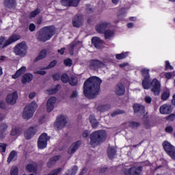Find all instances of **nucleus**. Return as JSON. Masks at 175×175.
<instances>
[{
    "label": "nucleus",
    "instance_id": "f257e3e1",
    "mask_svg": "<svg viewBox=\"0 0 175 175\" xmlns=\"http://www.w3.org/2000/svg\"><path fill=\"white\" fill-rule=\"evenodd\" d=\"M102 84V79L97 77H91L83 84V94L86 98L94 99L99 95V89Z\"/></svg>",
    "mask_w": 175,
    "mask_h": 175
},
{
    "label": "nucleus",
    "instance_id": "f03ea898",
    "mask_svg": "<svg viewBox=\"0 0 175 175\" xmlns=\"http://www.w3.org/2000/svg\"><path fill=\"white\" fill-rule=\"evenodd\" d=\"M55 35V27L53 25L42 27L37 33V39L40 42H47Z\"/></svg>",
    "mask_w": 175,
    "mask_h": 175
},
{
    "label": "nucleus",
    "instance_id": "7ed1b4c3",
    "mask_svg": "<svg viewBox=\"0 0 175 175\" xmlns=\"http://www.w3.org/2000/svg\"><path fill=\"white\" fill-rule=\"evenodd\" d=\"M106 131H97L90 135V144L92 147H96L106 140Z\"/></svg>",
    "mask_w": 175,
    "mask_h": 175
},
{
    "label": "nucleus",
    "instance_id": "20e7f679",
    "mask_svg": "<svg viewBox=\"0 0 175 175\" xmlns=\"http://www.w3.org/2000/svg\"><path fill=\"white\" fill-rule=\"evenodd\" d=\"M37 109L38 104H36V102H32L26 106L23 111V118H24V120H30V118L33 117V113Z\"/></svg>",
    "mask_w": 175,
    "mask_h": 175
},
{
    "label": "nucleus",
    "instance_id": "39448f33",
    "mask_svg": "<svg viewBox=\"0 0 175 175\" xmlns=\"http://www.w3.org/2000/svg\"><path fill=\"white\" fill-rule=\"evenodd\" d=\"M18 39H20V36L16 34L12 35L8 40H6L4 37H0V50L8 47V46L14 43V42H17Z\"/></svg>",
    "mask_w": 175,
    "mask_h": 175
},
{
    "label": "nucleus",
    "instance_id": "423d86ee",
    "mask_svg": "<svg viewBox=\"0 0 175 175\" xmlns=\"http://www.w3.org/2000/svg\"><path fill=\"white\" fill-rule=\"evenodd\" d=\"M27 44L25 43L22 42L18 44L15 46L14 53L16 55H20V57H25L27 55Z\"/></svg>",
    "mask_w": 175,
    "mask_h": 175
},
{
    "label": "nucleus",
    "instance_id": "0eeeda50",
    "mask_svg": "<svg viewBox=\"0 0 175 175\" xmlns=\"http://www.w3.org/2000/svg\"><path fill=\"white\" fill-rule=\"evenodd\" d=\"M50 140V137L46 133H42L38 138V147L40 150H43L47 147V142Z\"/></svg>",
    "mask_w": 175,
    "mask_h": 175
},
{
    "label": "nucleus",
    "instance_id": "6e6552de",
    "mask_svg": "<svg viewBox=\"0 0 175 175\" xmlns=\"http://www.w3.org/2000/svg\"><path fill=\"white\" fill-rule=\"evenodd\" d=\"M163 148L167 154L172 158L175 159V147L173 146L168 142H164L163 144Z\"/></svg>",
    "mask_w": 175,
    "mask_h": 175
},
{
    "label": "nucleus",
    "instance_id": "1a4fd4ad",
    "mask_svg": "<svg viewBox=\"0 0 175 175\" xmlns=\"http://www.w3.org/2000/svg\"><path fill=\"white\" fill-rule=\"evenodd\" d=\"M143 171V167H132L131 168H125L124 170V174L126 175H142V172Z\"/></svg>",
    "mask_w": 175,
    "mask_h": 175
},
{
    "label": "nucleus",
    "instance_id": "9d476101",
    "mask_svg": "<svg viewBox=\"0 0 175 175\" xmlns=\"http://www.w3.org/2000/svg\"><path fill=\"white\" fill-rule=\"evenodd\" d=\"M110 23L107 21L100 22L96 26V31L98 33H104L107 28H110Z\"/></svg>",
    "mask_w": 175,
    "mask_h": 175
},
{
    "label": "nucleus",
    "instance_id": "9b49d317",
    "mask_svg": "<svg viewBox=\"0 0 175 175\" xmlns=\"http://www.w3.org/2000/svg\"><path fill=\"white\" fill-rule=\"evenodd\" d=\"M65 125H66V117L64 115H61L57 118L56 122L54 124V126L57 128V129H62Z\"/></svg>",
    "mask_w": 175,
    "mask_h": 175
},
{
    "label": "nucleus",
    "instance_id": "f8f14e48",
    "mask_svg": "<svg viewBox=\"0 0 175 175\" xmlns=\"http://www.w3.org/2000/svg\"><path fill=\"white\" fill-rule=\"evenodd\" d=\"M152 92L154 94V95H159L161 93V83L157 80V79H154L151 83Z\"/></svg>",
    "mask_w": 175,
    "mask_h": 175
},
{
    "label": "nucleus",
    "instance_id": "ddd939ff",
    "mask_svg": "<svg viewBox=\"0 0 175 175\" xmlns=\"http://www.w3.org/2000/svg\"><path fill=\"white\" fill-rule=\"evenodd\" d=\"M55 103H57V98L51 97L48 99V101L46 103V111L48 113H51V111L54 110Z\"/></svg>",
    "mask_w": 175,
    "mask_h": 175
},
{
    "label": "nucleus",
    "instance_id": "4468645a",
    "mask_svg": "<svg viewBox=\"0 0 175 175\" xmlns=\"http://www.w3.org/2000/svg\"><path fill=\"white\" fill-rule=\"evenodd\" d=\"M18 98V95L16 92L9 94L6 98V103H8V105H14L17 101Z\"/></svg>",
    "mask_w": 175,
    "mask_h": 175
},
{
    "label": "nucleus",
    "instance_id": "2eb2a0df",
    "mask_svg": "<svg viewBox=\"0 0 175 175\" xmlns=\"http://www.w3.org/2000/svg\"><path fill=\"white\" fill-rule=\"evenodd\" d=\"M72 25L76 28H80L83 25V16L76 15L72 19Z\"/></svg>",
    "mask_w": 175,
    "mask_h": 175
},
{
    "label": "nucleus",
    "instance_id": "dca6fc26",
    "mask_svg": "<svg viewBox=\"0 0 175 175\" xmlns=\"http://www.w3.org/2000/svg\"><path fill=\"white\" fill-rule=\"evenodd\" d=\"M114 92L118 96H122L125 94V86L122 83H118L115 87Z\"/></svg>",
    "mask_w": 175,
    "mask_h": 175
},
{
    "label": "nucleus",
    "instance_id": "f3484780",
    "mask_svg": "<svg viewBox=\"0 0 175 175\" xmlns=\"http://www.w3.org/2000/svg\"><path fill=\"white\" fill-rule=\"evenodd\" d=\"M38 132V130L35 127H29L27 130L25 132V137L27 140L31 139L33 136Z\"/></svg>",
    "mask_w": 175,
    "mask_h": 175
},
{
    "label": "nucleus",
    "instance_id": "a211bd4d",
    "mask_svg": "<svg viewBox=\"0 0 175 175\" xmlns=\"http://www.w3.org/2000/svg\"><path fill=\"white\" fill-rule=\"evenodd\" d=\"M103 66H105V64L99 60H93L90 63V69H92L93 70H97V69L103 68Z\"/></svg>",
    "mask_w": 175,
    "mask_h": 175
},
{
    "label": "nucleus",
    "instance_id": "6ab92c4d",
    "mask_svg": "<svg viewBox=\"0 0 175 175\" xmlns=\"http://www.w3.org/2000/svg\"><path fill=\"white\" fill-rule=\"evenodd\" d=\"M172 106L167 104H164L159 108L161 114H170V113H172Z\"/></svg>",
    "mask_w": 175,
    "mask_h": 175
},
{
    "label": "nucleus",
    "instance_id": "aec40b11",
    "mask_svg": "<svg viewBox=\"0 0 175 175\" xmlns=\"http://www.w3.org/2000/svg\"><path fill=\"white\" fill-rule=\"evenodd\" d=\"M16 5V0H4L3 1V5L5 9H13Z\"/></svg>",
    "mask_w": 175,
    "mask_h": 175
},
{
    "label": "nucleus",
    "instance_id": "412c9836",
    "mask_svg": "<svg viewBox=\"0 0 175 175\" xmlns=\"http://www.w3.org/2000/svg\"><path fill=\"white\" fill-rule=\"evenodd\" d=\"M81 144V142L80 141H78L72 144L70 147V148L68 149V154H75V152H76L79 147H80Z\"/></svg>",
    "mask_w": 175,
    "mask_h": 175
},
{
    "label": "nucleus",
    "instance_id": "4be33fe9",
    "mask_svg": "<svg viewBox=\"0 0 175 175\" xmlns=\"http://www.w3.org/2000/svg\"><path fill=\"white\" fill-rule=\"evenodd\" d=\"M33 79V75L31 73H26L22 77V83L27 84V83H31Z\"/></svg>",
    "mask_w": 175,
    "mask_h": 175
},
{
    "label": "nucleus",
    "instance_id": "5701e85b",
    "mask_svg": "<svg viewBox=\"0 0 175 175\" xmlns=\"http://www.w3.org/2000/svg\"><path fill=\"white\" fill-rule=\"evenodd\" d=\"M60 158H61L60 155L55 156L51 158L47 163L48 167H53V166H54V165L57 163V161H59Z\"/></svg>",
    "mask_w": 175,
    "mask_h": 175
},
{
    "label": "nucleus",
    "instance_id": "b1692460",
    "mask_svg": "<svg viewBox=\"0 0 175 175\" xmlns=\"http://www.w3.org/2000/svg\"><path fill=\"white\" fill-rule=\"evenodd\" d=\"M25 72H27V67L23 66L16 72L15 75H12V79H18V77H20Z\"/></svg>",
    "mask_w": 175,
    "mask_h": 175
},
{
    "label": "nucleus",
    "instance_id": "393cba45",
    "mask_svg": "<svg viewBox=\"0 0 175 175\" xmlns=\"http://www.w3.org/2000/svg\"><path fill=\"white\" fill-rule=\"evenodd\" d=\"M135 113L144 114V106L139 104H135L133 106Z\"/></svg>",
    "mask_w": 175,
    "mask_h": 175
},
{
    "label": "nucleus",
    "instance_id": "a878e982",
    "mask_svg": "<svg viewBox=\"0 0 175 175\" xmlns=\"http://www.w3.org/2000/svg\"><path fill=\"white\" fill-rule=\"evenodd\" d=\"M23 133V129L18 126H14L11 131V136H20Z\"/></svg>",
    "mask_w": 175,
    "mask_h": 175
},
{
    "label": "nucleus",
    "instance_id": "bb28decb",
    "mask_svg": "<svg viewBox=\"0 0 175 175\" xmlns=\"http://www.w3.org/2000/svg\"><path fill=\"white\" fill-rule=\"evenodd\" d=\"M92 42L96 49H100L103 44V41L98 37H94L92 39Z\"/></svg>",
    "mask_w": 175,
    "mask_h": 175
},
{
    "label": "nucleus",
    "instance_id": "cd10ccee",
    "mask_svg": "<svg viewBox=\"0 0 175 175\" xmlns=\"http://www.w3.org/2000/svg\"><path fill=\"white\" fill-rule=\"evenodd\" d=\"M117 152V150H116V148L113 146H109L107 149V154L109 158L110 159H113L114 158V156L116 155V153Z\"/></svg>",
    "mask_w": 175,
    "mask_h": 175
},
{
    "label": "nucleus",
    "instance_id": "c85d7f7f",
    "mask_svg": "<svg viewBox=\"0 0 175 175\" xmlns=\"http://www.w3.org/2000/svg\"><path fill=\"white\" fill-rule=\"evenodd\" d=\"M46 55H47V51H46V49H43L38 56L34 59V62H38V61H40V59L46 58Z\"/></svg>",
    "mask_w": 175,
    "mask_h": 175
},
{
    "label": "nucleus",
    "instance_id": "c756f323",
    "mask_svg": "<svg viewBox=\"0 0 175 175\" xmlns=\"http://www.w3.org/2000/svg\"><path fill=\"white\" fill-rule=\"evenodd\" d=\"M90 120V122L92 124V128H94V129H96L98 127V120H96V118H95V116L92 115L90 116L89 118Z\"/></svg>",
    "mask_w": 175,
    "mask_h": 175
},
{
    "label": "nucleus",
    "instance_id": "7c9ffc66",
    "mask_svg": "<svg viewBox=\"0 0 175 175\" xmlns=\"http://www.w3.org/2000/svg\"><path fill=\"white\" fill-rule=\"evenodd\" d=\"M16 159H17V152L12 150L8 158L7 162L8 163H10L12 161H16Z\"/></svg>",
    "mask_w": 175,
    "mask_h": 175
},
{
    "label": "nucleus",
    "instance_id": "2f4dec72",
    "mask_svg": "<svg viewBox=\"0 0 175 175\" xmlns=\"http://www.w3.org/2000/svg\"><path fill=\"white\" fill-rule=\"evenodd\" d=\"M61 88V85H57L55 88L53 89H49L46 90V94H48L49 95H53V94H57L58 92V90Z\"/></svg>",
    "mask_w": 175,
    "mask_h": 175
},
{
    "label": "nucleus",
    "instance_id": "473e14b6",
    "mask_svg": "<svg viewBox=\"0 0 175 175\" xmlns=\"http://www.w3.org/2000/svg\"><path fill=\"white\" fill-rule=\"evenodd\" d=\"M109 109H110V105L106 104L103 105H99L97 108V110H98V111H100L101 113H104V111H107Z\"/></svg>",
    "mask_w": 175,
    "mask_h": 175
},
{
    "label": "nucleus",
    "instance_id": "72a5a7b5",
    "mask_svg": "<svg viewBox=\"0 0 175 175\" xmlns=\"http://www.w3.org/2000/svg\"><path fill=\"white\" fill-rule=\"evenodd\" d=\"M142 87L144 90L150 89V79L144 78L142 81Z\"/></svg>",
    "mask_w": 175,
    "mask_h": 175
},
{
    "label": "nucleus",
    "instance_id": "f704fd0d",
    "mask_svg": "<svg viewBox=\"0 0 175 175\" xmlns=\"http://www.w3.org/2000/svg\"><path fill=\"white\" fill-rule=\"evenodd\" d=\"M56 65H57V60H53L46 67L41 68L40 70H46L47 69H51V68H54V66H55Z\"/></svg>",
    "mask_w": 175,
    "mask_h": 175
},
{
    "label": "nucleus",
    "instance_id": "c9c22d12",
    "mask_svg": "<svg viewBox=\"0 0 175 175\" xmlns=\"http://www.w3.org/2000/svg\"><path fill=\"white\" fill-rule=\"evenodd\" d=\"M129 54V53L128 52L116 54V59L119 60L124 59V58H126V57H128Z\"/></svg>",
    "mask_w": 175,
    "mask_h": 175
},
{
    "label": "nucleus",
    "instance_id": "e433bc0d",
    "mask_svg": "<svg viewBox=\"0 0 175 175\" xmlns=\"http://www.w3.org/2000/svg\"><path fill=\"white\" fill-rule=\"evenodd\" d=\"M105 39H110L114 36V31L113 30H107L105 33Z\"/></svg>",
    "mask_w": 175,
    "mask_h": 175
},
{
    "label": "nucleus",
    "instance_id": "4c0bfd02",
    "mask_svg": "<svg viewBox=\"0 0 175 175\" xmlns=\"http://www.w3.org/2000/svg\"><path fill=\"white\" fill-rule=\"evenodd\" d=\"M129 126H130V128H132V129H137V128L140 126V123L137 122H129Z\"/></svg>",
    "mask_w": 175,
    "mask_h": 175
},
{
    "label": "nucleus",
    "instance_id": "58836bf2",
    "mask_svg": "<svg viewBox=\"0 0 175 175\" xmlns=\"http://www.w3.org/2000/svg\"><path fill=\"white\" fill-rule=\"evenodd\" d=\"M170 96V92H169V90H167L162 93L161 99L162 100H167Z\"/></svg>",
    "mask_w": 175,
    "mask_h": 175
},
{
    "label": "nucleus",
    "instance_id": "ea45409f",
    "mask_svg": "<svg viewBox=\"0 0 175 175\" xmlns=\"http://www.w3.org/2000/svg\"><path fill=\"white\" fill-rule=\"evenodd\" d=\"M26 169L29 172H36V164H28Z\"/></svg>",
    "mask_w": 175,
    "mask_h": 175
},
{
    "label": "nucleus",
    "instance_id": "a19ab883",
    "mask_svg": "<svg viewBox=\"0 0 175 175\" xmlns=\"http://www.w3.org/2000/svg\"><path fill=\"white\" fill-rule=\"evenodd\" d=\"M142 75L144 76V79H150V70L144 68L142 70Z\"/></svg>",
    "mask_w": 175,
    "mask_h": 175
},
{
    "label": "nucleus",
    "instance_id": "79ce46f5",
    "mask_svg": "<svg viewBox=\"0 0 175 175\" xmlns=\"http://www.w3.org/2000/svg\"><path fill=\"white\" fill-rule=\"evenodd\" d=\"M10 175H18V167L13 166L10 170Z\"/></svg>",
    "mask_w": 175,
    "mask_h": 175
},
{
    "label": "nucleus",
    "instance_id": "37998d69",
    "mask_svg": "<svg viewBox=\"0 0 175 175\" xmlns=\"http://www.w3.org/2000/svg\"><path fill=\"white\" fill-rule=\"evenodd\" d=\"M69 83L71 85H72V87H75V85H77V77H71L69 80Z\"/></svg>",
    "mask_w": 175,
    "mask_h": 175
},
{
    "label": "nucleus",
    "instance_id": "c03bdc74",
    "mask_svg": "<svg viewBox=\"0 0 175 175\" xmlns=\"http://www.w3.org/2000/svg\"><path fill=\"white\" fill-rule=\"evenodd\" d=\"M60 3L62 6H66V8L70 7V0H62Z\"/></svg>",
    "mask_w": 175,
    "mask_h": 175
},
{
    "label": "nucleus",
    "instance_id": "a18cd8bd",
    "mask_svg": "<svg viewBox=\"0 0 175 175\" xmlns=\"http://www.w3.org/2000/svg\"><path fill=\"white\" fill-rule=\"evenodd\" d=\"M76 46H77V44L75 42H72L70 45V48H69V53L70 54V55H73V51L75 50V47H76Z\"/></svg>",
    "mask_w": 175,
    "mask_h": 175
},
{
    "label": "nucleus",
    "instance_id": "49530a36",
    "mask_svg": "<svg viewBox=\"0 0 175 175\" xmlns=\"http://www.w3.org/2000/svg\"><path fill=\"white\" fill-rule=\"evenodd\" d=\"M125 113L124 111L118 109L116 111H114L113 112L111 113V117H116V116H118V114H124Z\"/></svg>",
    "mask_w": 175,
    "mask_h": 175
},
{
    "label": "nucleus",
    "instance_id": "de8ad7c7",
    "mask_svg": "<svg viewBox=\"0 0 175 175\" xmlns=\"http://www.w3.org/2000/svg\"><path fill=\"white\" fill-rule=\"evenodd\" d=\"M61 80L63 83H68L69 81V76L66 74H63L61 77Z\"/></svg>",
    "mask_w": 175,
    "mask_h": 175
},
{
    "label": "nucleus",
    "instance_id": "09e8293b",
    "mask_svg": "<svg viewBox=\"0 0 175 175\" xmlns=\"http://www.w3.org/2000/svg\"><path fill=\"white\" fill-rule=\"evenodd\" d=\"M39 13H40V10L38 8L36 10H33V12H31L30 17L31 18L36 17V16H38Z\"/></svg>",
    "mask_w": 175,
    "mask_h": 175
},
{
    "label": "nucleus",
    "instance_id": "8fccbe9b",
    "mask_svg": "<svg viewBox=\"0 0 175 175\" xmlns=\"http://www.w3.org/2000/svg\"><path fill=\"white\" fill-rule=\"evenodd\" d=\"M70 6H77L80 2V0H69Z\"/></svg>",
    "mask_w": 175,
    "mask_h": 175
},
{
    "label": "nucleus",
    "instance_id": "3c124183",
    "mask_svg": "<svg viewBox=\"0 0 175 175\" xmlns=\"http://www.w3.org/2000/svg\"><path fill=\"white\" fill-rule=\"evenodd\" d=\"M165 70H173V66L170 65L169 61H165Z\"/></svg>",
    "mask_w": 175,
    "mask_h": 175
},
{
    "label": "nucleus",
    "instance_id": "603ef678",
    "mask_svg": "<svg viewBox=\"0 0 175 175\" xmlns=\"http://www.w3.org/2000/svg\"><path fill=\"white\" fill-rule=\"evenodd\" d=\"M64 65H66V66H72V59H65L64 61Z\"/></svg>",
    "mask_w": 175,
    "mask_h": 175
},
{
    "label": "nucleus",
    "instance_id": "864d4df0",
    "mask_svg": "<svg viewBox=\"0 0 175 175\" xmlns=\"http://www.w3.org/2000/svg\"><path fill=\"white\" fill-rule=\"evenodd\" d=\"M34 75H40L41 76H44L46 75V71L44 70H37L33 72Z\"/></svg>",
    "mask_w": 175,
    "mask_h": 175
},
{
    "label": "nucleus",
    "instance_id": "5fc2aeb1",
    "mask_svg": "<svg viewBox=\"0 0 175 175\" xmlns=\"http://www.w3.org/2000/svg\"><path fill=\"white\" fill-rule=\"evenodd\" d=\"M77 96H79V92H77L76 90H74L70 95V98L73 99L75 98H77Z\"/></svg>",
    "mask_w": 175,
    "mask_h": 175
},
{
    "label": "nucleus",
    "instance_id": "6e6d98bb",
    "mask_svg": "<svg viewBox=\"0 0 175 175\" xmlns=\"http://www.w3.org/2000/svg\"><path fill=\"white\" fill-rule=\"evenodd\" d=\"M35 29H36V26H35V24L31 23L29 26V30L30 31V32H33Z\"/></svg>",
    "mask_w": 175,
    "mask_h": 175
},
{
    "label": "nucleus",
    "instance_id": "4d7b16f0",
    "mask_svg": "<svg viewBox=\"0 0 175 175\" xmlns=\"http://www.w3.org/2000/svg\"><path fill=\"white\" fill-rule=\"evenodd\" d=\"M165 132L167 133H172L173 132V127L172 126H168L165 128Z\"/></svg>",
    "mask_w": 175,
    "mask_h": 175
},
{
    "label": "nucleus",
    "instance_id": "13d9d810",
    "mask_svg": "<svg viewBox=\"0 0 175 175\" xmlns=\"http://www.w3.org/2000/svg\"><path fill=\"white\" fill-rule=\"evenodd\" d=\"M174 118H175V114L172 113L167 118V120H168V121H173V120H174Z\"/></svg>",
    "mask_w": 175,
    "mask_h": 175
},
{
    "label": "nucleus",
    "instance_id": "bf43d9fd",
    "mask_svg": "<svg viewBox=\"0 0 175 175\" xmlns=\"http://www.w3.org/2000/svg\"><path fill=\"white\" fill-rule=\"evenodd\" d=\"M152 101V98H151V97L146 96L145 97V102L146 103H151V102Z\"/></svg>",
    "mask_w": 175,
    "mask_h": 175
},
{
    "label": "nucleus",
    "instance_id": "052dcab7",
    "mask_svg": "<svg viewBox=\"0 0 175 175\" xmlns=\"http://www.w3.org/2000/svg\"><path fill=\"white\" fill-rule=\"evenodd\" d=\"M57 53L60 55H64V53H65V47H63L60 49L57 50Z\"/></svg>",
    "mask_w": 175,
    "mask_h": 175
},
{
    "label": "nucleus",
    "instance_id": "680f3d73",
    "mask_svg": "<svg viewBox=\"0 0 175 175\" xmlns=\"http://www.w3.org/2000/svg\"><path fill=\"white\" fill-rule=\"evenodd\" d=\"M166 79H171L173 77V72H166L165 75Z\"/></svg>",
    "mask_w": 175,
    "mask_h": 175
},
{
    "label": "nucleus",
    "instance_id": "e2e57ef3",
    "mask_svg": "<svg viewBox=\"0 0 175 175\" xmlns=\"http://www.w3.org/2000/svg\"><path fill=\"white\" fill-rule=\"evenodd\" d=\"M59 79H61V76L59 75V74H55L53 75V80L57 81L59 80Z\"/></svg>",
    "mask_w": 175,
    "mask_h": 175
},
{
    "label": "nucleus",
    "instance_id": "0e129e2a",
    "mask_svg": "<svg viewBox=\"0 0 175 175\" xmlns=\"http://www.w3.org/2000/svg\"><path fill=\"white\" fill-rule=\"evenodd\" d=\"M34 96H36V93H35V92H31L29 95V99H33Z\"/></svg>",
    "mask_w": 175,
    "mask_h": 175
},
{
    "label": "nucleus",
    "instance_id": "69168bd1",
    "mask_svg": "<svg viewBox=\"0 0 175 175\" xmlns=\"http://www.w3.org/2000/svg\"><path fill=\"white\" fill-rule=\"evenodd\" d=\"M83 137H88V131L85 130L82 134Z\"/></svg>",
    "mask_w": 175,
    "mask_h": 175
},
{
    "label": "nucleus",
    "instance_id": "338daca9",
    "mask_svg": "<svg viewBox=\"0 0 175 175\" xmlns=\"http://www.w3.org/2000/svg\"><path fill=\"white\" fill-rule=\"evenodd\" d=\"M0 107L1 109H5V107H6L5 103L0 101Z\"/></svg>",
    "mask_w": 175,
    "mask_h": 175
},
{
    "label": "nucleus",
    "instance_id": "774afa93",
    "mask_svg": "<svg viewBox=\"0 0 175 175\" xmlns=\"http://www.w3.org/2000/svg\"><path fill=\"white\" fill-rule=\"evenodd\" d=\"M87 12L88 13H92V8H91V5H88V8L86 9Z\"/></svg>",
    "mask_w": 175,
    "mask_h": 175
}]
</instances>
